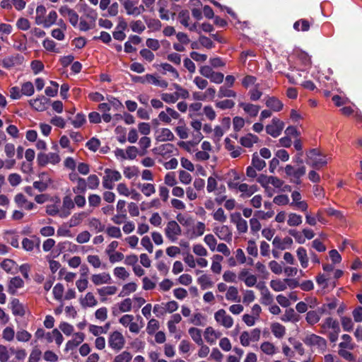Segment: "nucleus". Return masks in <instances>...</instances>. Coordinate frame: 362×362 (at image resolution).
I'll use <instances>...</instances> for the list:
<instances>
[{"instance_id":"nucleus-1","label":"nucleus","mask_w":362,"mask_h":362,"mask_svg":"<svg viewBox=\"0 0 362 362\" xmlns=\"http://www.w3.org/2000/svg\"><path fill=\"white\" fill-rule=\"evenodd\" d=\"M327 160L325 154L322 153L319 149L313 148L307 153V163L315 169H320L326 165Z\"/></svg>"},{"instance_id":"nucleus-2","label":"nucleus","mask_w":362,"mask_h":362,"mask_svg":"<svg viewBox=\"0 0 362 362\" xmlns=\"http://www.w3.org/2000/svg\"><path fill=\"white\" fill-rule=\"evenodd\" d=\"M122 175L119 171L113 170V169L106 168L105 169V175L103 178V187L105 189H113L114 182L121 180Z\"/></svg>"},{"instance_id":"nucleus-3","label":"nucleus","mask_w":362,"mask_h":362,"mask_svg":"<svg viewBox=\"0 0 362 362\" xmlns=\"http://www.w3.org/2000/svg\"><path fill=\"white\" fill-rule=\"evenodd\" d=\"M285 127L284 122L278 117H273L269 124H267L265 127L267 134H269L272 137H278L281 135L282 131Z\"/></svg>"},{"instance_id":"nucleus-4","label":"nucleus","mask_w":362,"mask_h":362,"mask_svg":"<svg viewBox=\"0 0 362 362\" xmlns=\"http://www.w3.org/2000/svg\"><path fill=\"white\" fill-rule=\"evenodd\" d=\"M128 16H139L145 11L144 5H137L132 0H119Z\"/></svg>"},{"instance_id":"nucleus-5","label":"nucleus","mask_w":362,"mask_h":362,"mask_svg":"<svg viewBox=\"0 0 362 362\" xmlns=\"http://www.w3.org/2000/svg\"><path fill=\"white\" fill-rule=\"evenodd\" d=\"M164 232L166 238L172 243H175L182 233L181 228L176 221H169Z\"/></svg>"},{"instance_id":"nucleus-6","label":"nucleus","mask_w":362,"mask_h":362,"mask_svg":"<svg viewBox=\"0 0 362 362\" xmlns=\"http://www.w3.org/2000/svg\"><path fill=\"white\" fill-rule=\"evenodd\" d=\"M59 12L62 16L66 18L73 27H77L80 16L77 11L71 8L68 5H62L59 8Z\"/></svg>"},{"instance_id":"nucleus-7","label":"nucleus","mask_w":362,"mask_h":362,"mask_svg":"<svg viewBox=\"0 0 362 362\" xmlns=\"http://www.w3.org/2000/svg\"><path fill=\"white\" fill-rule=\"evenodd\" d=\"M119 322L126 327H129V331L133 333H139L140 329L145 325L142 318L139 317H120Z\"/></svg>"},{"instance_id":"nucleus-8","label":"nucleus","mask_w":362,"mask_h":362,"mask_svg":"<svg viewBox=\"0 0 362 362\" xmlns=\"http://www.w3.org/2000/svg\"><path fill=\"white\" fill-rule=\"evenodd\" d=\"M37 160L39 165H46L47 163L57 165L61 161V158L57 153H40L37 154Z\"/></svg>"},{"instance_id":"nucleus-9","label":"nucleus","mask_w":362,"mask_h":362,"mask_svg":"<svg viewBox=\"0 0 362 362\" xmlns=\"http://www.w3.org/2000/svg\"><path fill=\"white\" fill-rule=\"evenodd\" d=\"M108 344L113 350L119 351L124 346L125 339L119 331H115L110 335Z\"/></svg>"},{"instance_id":"nucleus-10","label":"nucleus","mask_w":362,"mask_h":362,"mask_svg":"<svg viewBox=\"0 0 362 362\" xmlns=\"http://www.w3.org/2000/svg\"><path fill=\"white\" fill-rule=\"evenodd\" d=\"M180 115L178 111L174 108L165 107L164 110H162L158 113V118L160 122H164V124H170L172 119H178Z\"/></svg>"},{"instance_id":"nucleus-11","label":"nucleus","mask_w":362,"mask_h":362,"mask_svg":"<svg viewBox=\"0 0 362 362\" xmlns=\"http://www.w3.org/2000/svg\"><path fill=\"white\" fill-rule=\"evenodd\" d=\"M285 172L288 176L294 178V182L296 184H300L301 176L305 175L306 173V167L299 166L298 168H295L292 165H286Z\"/></svg>"},{"instance_id":"nucleus-12","label":"nucleus","mask_w":362,"mask_h":362,"mask_svg":"<svg viewBox=\"0 0 362 362\" xmlns=\"http://www.w3.org/2000/svg\"><path fill=\"white\" fill-rule=\"evenodd\" d=\"M23 61V57L21 54H12V56L5 57V58L2 59L1 65L4 68L11 69L21 64Z\"/></svg>"},{"instance_id":"nucleus-13","label":"nucleus","mask_w":362,"mask_h":362,"mask_svg":"<svg viewBox=\"0 0 362 362\" xmlns=\"http://www.w3.org/2000/svg\"><path fill=\"white\" fill-rule=\"evenodd\" d=\"M155 138L157 141H172L175 135L170 128L163 127L156 130Z\"/></svg>"},{"instance_id":"nucleus-14","label":"nucleus","mask_w":362,"mask_h":362,"mask_svg":"<svg viewBox=\"0 0 362 362\" xmlns=\"http://www.w3.org/2000/svg\"><path fill=\"white\" fill-rule=\"evenodd\" d=\"M75 208V203L72 199L71 195H65L63 198L62 207L60 209V217L65 218V217L69 216L72 209Z\"/></svg>"},{"instance_id":"nucleus-15","label":"nucleus","mask_w":362,"mask_h":362,"mask_svg":"<svg viewBox=\"0 0 362 362\" xmlns=\"http://www.w3.org/2000/svg\"><path fill=\"white\" fill-rule=\"evenodd\" d=\"M11 310L13 315L24 316V315L30 314L28 307L22 304L18 298H13L11 302Z\"/></svg>"},{"instance_id":"nucleus-16","label":"nucleus","mask_w":362,"mask_h":362,"mask_svg":"<svg viewBox=\"0 0 362 362\" xmlns=\"http://www.w3.org/2000/svg\"><path fill=\"white\" fill-rule=\"evenodd\" d=\"M293 244V238L290 236H286L284 238H280V236H275L272 240V245L276 249L286 250L291 247Z\"/></svg>"},{"instance_id":"nucleus-17","label":"nucleus","mask_w":362,"mask_h":362,"mask_svg":"<svg viewBox=\"0 0 362 362\" xmlns=\"http://www.w3.org/2000/svg\"><path fill=\"white\" fill-rule=\"evenodd\" d=\"M231 221L235 224L238 232H247L248 229V223L245 220V218L241 217L239 212H235V214H231Z\"/></svg>"},{"instance_id":"nucleus-18","label":"nucleus","mask_w":362,"mask_h":362,"mask_svg":"<svg viewBox=\"0 0 362 362\" xmlns=\"http://www.w3.org/2000/svg\"><path fill=\"white\" fill-rule=\"evenodd\" d=\"M238 278L239 279L243 280L247 286H256L257 283V276L250 273L248 269H242L238 273Z\"/></svg>"},{"instance_id":"nucleus-19","label":"nucleus","mask_w":362,"mask_h":362,"mask_svg":"<svg viewBox=\"0 0 362 362\" xmlns=\"http://www.w3.org/2000/svg\"><path fill=\"white\" fill-rule=\"evenodd\" d=\"M265 105L270 111L278 112L281 111L284 107V104L282 103L281 100L276 97H270L267 95L265 99Z\"/></svg>"},{"instance_id":"nucleus-20","label":"nucleus","mask_w":362,"mask_h":362,"mask_svg":"<svg viewBox=\"0 0 362 362\" xmlns=\"http://www.w3.org/2000/svg\"><path fill=\"white\" fill-rule=\"evenodd\" d=\"M304 342L309 346H317L318 348L324 349L326 346V341L323 337L316 334H309L304 339Z\"/></svg>"},{"instance_id":"nucleus-21","label":"nucleus","mask_w":362,"mask_h":362,"mask_svg":"<svg viewBox=\"0 0 362 362\" xmlns=\"http://www.w3.org/2000/svg\"><path fill=\"white\" fill-rule=\"evenodd\" d=\"M14 201L17 206L20 208L25 209V210H33V209L36 206L33 202L28 201L23 194H17L15 195Z\"/></svg>"},{"instance_id":"nucleus-22","label":"nucleus","mask_w":362,"mask_h":362,"mask_svg":"<svg viewBox=\"0 0 362 362\" xmlns=\"http://www.w3.org/2000/svg\"><path fill=\"white\" fill-rule=\"evenodd\" d=\"M25 283L21 276L11 277L8 282V291L9 294H16L18 288H23Z\"/></svg>"},{"instance_id":"nucleus-23","label":"nucleus","mask_w":362,"mask_h":362,"mask_svg":"<svg viewBox=\"0 0 362 362\" xmlns=\"http://www.w3.org/2000/svg\"><path fill=\"white\" fill-rule=\"evenodd\" d=\"M206 230V225L203 222H198L195 225L192 224L191 228L187 229V234L191 238L203 235Z\"/></svg>"},{"instance_id":"nucleus-24","label":"nucleus","mask_w":362,"mask_h":362,"mask_svg":"<svg viewBox=\"0 0 362 362\" xmlns=\"http://www.w3.org/2000/svg\"><path fill=\"white\" fill-rule=\"evenodd\" d=\"M214 232L221 240L229 241L232 239V232L229 227L226 226V225L215 227Z\"/></svg>"},{"instance_id":"nucleus-25","label":"nucleus","mask_w":362,"mask_h":362,"mask_svg":"<svg viewBox=\"0 0 362 362\" xmlns=\"http://www.w3.org/2000/svg\"><path fill=\"white\" fill-rule=\"evenodd\" d=\"M83 16L88 19V22L91 24L92 29L95 26V21L98 18L97 11H94L93 8L88 6V5H83L82 7Z\"/></svg>"},{"instance_id":"nucleus-26","label":"nucleus","mask_w":362,"mask_h":362,"mask_svg":"<svg viewBox=\"0 0 362 362\" xmlns=\"http://www.w3.org/2000/svg\"><path fill=\"white\" fill-rule=\"evenodd\" d=\"M91 281L95 286L103 284H110L111 276L108 272L96 273L91 276Z\"/></svg>"},{"instance_id":"nucleus-27","label":"nucleus","mask_w":362,"mask_h":362,"mask_svg":"<svg viewBox=\"0 0 362 362\" xmlns=\"http://www.w3.org/2000/svg\"><path fill=\"white\" fill-rule=\"evenodd\" d=\"M117 292V287H116V286H104L97 289V293L101 301L107 300V296H108V295H114L116 294Z\"/></svg>"},{"instance_id":"nucleus-28","label":"nucleus","mask_w":362,"mask_h":362,"mask_svg":"<svg viewBox=\"0 0 362 362\" xmlns=\"http://www.w3.org/2000/svg\"><path fill=\"white\" fill-rule=\"evenodd\" d=\"M79 302L83 308L95 307L98 303V300L93 292H88L84 296H81Z\"/></svg>"},{"instance_id":"nucleus-29","label":"nucleus","mask_w":362,"mask_h":362,"mask_svg":"<svg viewBox=\"0 0 362 362\" xmlns=\"http://www.w3.org/2000/svg\"><path fill=\"white\" fill-rule=\"evenodd\" d=\"M83 340L84 334H83V333H76L72 339L67 341L64 351L66 352H69V351L74 350V349L76 348V346L81 344Z\"/></svg>"},{"instance_id":"nucleus-30","label":"nucleus","mask_w":362,"mask_h":362,"mask_svg":"<svg viewBox=\"0 0 362 362\" xmlns=\"http://www.w3.org/2000/svg\"><path fill=\"white\" fill-rule=\"evenodd\" d=\"M297 258L300 262V264L303 268H308L309 264V257L308 251L304 247H298L296 249Z\"/></svg>"},{"instance_id":"nucleus-31","label":"nucleus","mask_w":362,"mask_h":362,"mask_svg":"<svg viewBox=\"0 0 362 362\" xmlns=\"http://www.w3.org/2000/svg\"><path fill=\"white\" fill-rule=\"evenodd\" d=\"M258 189V186L257 185H248L246 183H241L240 186H238V191L241 193V197H250L257 192Z\"/></svg>"},{"instance_id":"nucleus-32","label":"nucleus","mask_w":362,"mask_h":362,"mask_svg":"<svg viewBox=\"0 0 362 362\" xmlns=\"http://www.w3.org/2000/svg\"><path fill=\"white\" fill-rule=\"evenodd\" d=\"M259 141V138H258L256 134H247L243 136H241L240 139V143L242 146H246V148H251V146H254L255 144L258 143Z\"/></svg>"},{"instance_id":"nucleus-33","label":"nucleus","mask_w":362,"mask_h":362,"mask_svg":"<svg viewBox=\"0 0 362 362\" xmlns=\"http://www.w3.org/2000/svg\"><path fill=\"white\" fill-rule=\"evenodd\" d=\"M239 105L246 113H247L252 117H255V116L258 115L259 112L260 107L259 105L245 103V102H241Z\"/></svg>"},{"instance_id":"nucleus-34","label":"nucleus","mask_w":362,"mask_h":362,"mask_svg":"<svg viewBox=\"0 0 362 362\" xmlns=\"http://www.w3.org/2000/svg\"><path fill=\"white\" fill-rule=\"evenodd\" d=\"M86 216V212L83 211L76 212V214H74L67 222L69 227L73 228L76 227V226L81 225V223H83V219L85 218Z\"/></svg>"},{"instance_id":"nucleus-35","label":"nucleus","mask_w":362,"mask_h":362,"mask_svg":"<svg viewBox=\"0 0 362 362\" xmlns=\"http://www.w3.org/2000/svg\"><path fill=\"white\" fill-rule=\"evenodd\" d=\"M218 96L220 98H236L237 93L233 89L229 88L226 82L225 85H221L218 90Z\"/></svg>"},{"instance_id":"nucleus-36","label":"nucleus","mask_w":362,"mask_h":362,"mask_svg":"<svg viewBox=\"0 0 362 362\" xmlns=\"http://www.w3.org/2000/svg\"><path fill=\"white\" fill-rule=\"evenodd\" d=\"M151 139L149 136H142L139 141L140 149L139 150V155L143 156L148 152V148L151 146Z\"/></svg>"},{"instance_id":"nucleus-37","label":"nucleus","mask_w":362,"mask_h":362,"mask_svg":"<svg viewBox=\"0 0 362 362\" xmlns=\"http://www.w3.org/2000/svg\"><path fill=\"white\" fill-rule=\"evenodd\" d=\"M145 78L148 83H153V85L158 86L161 88H167L168 83L165 80H160L158 76H154V74H146Z\"/></svg>"},{"instance_id":"nucleus-38","label":"nucleus","mask_w":362,"mask_h":362,"mask_svg":"<svg viewBox=\"0 0 362 362\" xmlns=\"http://www.w3.org/2000/svg\"><path fill=\"white\" fill-rule=\"evenodd\" d=\"M303 223V216L300 214H295V212H291L288 214L287 224L290 227H297V226L301 225Z\"/></svg>"},{"instance_id":"nucleus-39","label":"nucleus","mask_w":362,"mask_h":362,"mask_svg":"<svg viewBox=\"0 0 362 362\" xmlns=\"http://www.w3.org/2000/svg\"><path fill=\"white\" fill-rule=\"evenodd\" d=\"M46 8L44 5H38L36 8L35 23L45 27Z\"/></svg>"},{"instance_id":"nucleus-40","label":"nucleus","mask_w":362,"mask_h":362,"mask_svg":"<svg viewBox=\"0 0 362 362\" xmlns=\"http://www.w3.org/2000/svg\"><path fill=\"white\" fill-rule=\"evenodd\" d=\"M204 337L209 344H214L217 338L220 337V333L216 332L211 327H208L204 332Z\"/></svg>"},{"instance_id":"nucleus-41","label":"nucleus","mask_w":362,"mask_h":362,"mask_svg":"<svg viewBox=\"0 0 362 362\" xmlns=\"http://www.w3.org/2000/svg\"><path fill=\"white\" fill-rule=\"evenodd\" d=\"M223 259L222 255H214L212 257V264L211 265V269L212 272L219 274L221 272V262Z\"/></svg>"},{"instance_id":"nucleus-42","label":"nucleus","mask_w":362,"mask_h":362,"mask_svg":"<svg viewBox=\"0 0 362 362\" xmlns=\"http://www.w3.org/2000/svg\"><path fill=\"white\" fill-rule=\"evenodd\" d=\"M47 103V99L45 97L37 98V99L31 100L30 101V104L33 108L37 111H43V110L46 109Z\"/></svg>"},{"instance_id":"nucleus-43","label":"nucleus","mask_w":362,"mask_h":362,"mask_svg":"<svg viewBox=\"0 0 362 362\" xmlns=\"http://www.w3.org/2000/svg\"><path fill=\"white\" fill-rule=\"evenodd\" d=\"M337 302L336 300H332L331 302L323 304L318 308V313L320 314H332V311L336 309Z\"/></svg>"},{"instance_id":"nucleus-44","label":"nucleus","mask_w":362,"mask_h":362,"mask_svg":"<svg viewBox=\"0 0 362 362\" xmlns=\"http://www.w3.org/2000/svg\"><path fill=\"white\" fill-rule=\"evenodd\" d=\"M197 282L200 285L202 290H206V288H211L214 285L213 281H211V278L208 274H202L197 279Z\"/></svg>"},{"instance_id":"nucleus-45","label":"nucleus","mask_w":362,"mask_h":362,"mask_svg":"<svg viewBox=\"0 0 362 362\" xmlns=\"http://www.w3.org/2000/svg\"><path fill=\"white\" fill-rule=\"evenodd\" d=\"M139 189L146 196H151L156 192V187L151 183H140L138 185Z\"/></svg>"},{"instance_id":"nucleus-46","label":"nucleus","mask_w":362,"mask_h":362,"mask_svg":"<svg viewBox=\"0 0 362 362\" xmlns=\"http://www.w3.org/2000/svg\"><path fill=\"white\" fill-rule=\"evenodd\" d=\"M87 261L93 268H106L105 264H103L100 257L97 255H90L87 257Z\"/></svg>"},{"instance_id":"nucleus-47","label":"nucleus","mask_w":362,"mask_h":362,"mask_svg":"<svg viewBox=\"0 0 362 362\" xmlns=\"http://www.w3.org/2000/svg\"><path fill=\"white\" fill-rule=\"evenodd\" d=\"M88 226L95 232H102L105 230V225L97 218H90L88 220Z\"/></svg>"},{"instance_id":"nucleus-48","label":"nucleus","mask_w":362,"mask_h":362,"mask_svg":"<svg viewBox=\"0 0 362 362\" xmlns=\"http://www.w3.org/2000/svg\"><path fill=\"white\" fill-rule=\"evenodd\" d=\"M287 281L286 279H272L270 286L274 291L279 292V291H284L287 288Z\"/></svg>"},{"instance_id":"nucleus-49","label":"nucleus","mask_w":362,"mask_h":362,"mask_svg":"<svg viewBox=\"0 0 362 362\" xmlns=\"http://www.w3.org/2000/svg\"><path fill=\"white\" fill-rule=\"evenodd\" d=\"M177 221L182 226L187 227L188 229L192 228V224L194 223V220L192 216H185V214H179L176 216Z\"/></svg>"},{"instance_id":"nucleus-50","label":"nucleus","mask_w":362,"mask_h":362,"mask_svg":"<svg viewBox=\"0 0 362 362\" xmlns=\"http://www.w3.org/2000/svg\"><path fill=\"white\" fill-rule=\"evenodd\" d=\"M226 297L228 300L239 301L240 297L238 294V289L234 286H230L226 291Z\"/></svg>"},{"instance_id":"nucleus-51","label":"nucleus","mask_w":362,"mask_h":362,"mask_svg":"<svg viewBox=\"0 0 362 362\" xmlns=\"http://www.w3.org/2000/svg\"><path fill=\"white\" fill-rule=\"evenodd\" d=\"M189 334L193 339L194 341H195L197 344H203V339L202 337V332L200 329L194 328V327H192V328H189Z\"/></svg>"},{"instance_id":"nucleus-52","label":"nucleus","mask_w":362,"mask_h":362,"mask_svg":"<svg viewBox=\"0 0 362 362\" xmlns=\"http://www.w3.org/2000/svg\"><path fill=\"white\" fill-rule=\"evenodd\" d=\"M87 191V182L83 177L77 179V185L73 187V192L74 193H85Z\"/></svg>"},{"instance_id":"nucleus-53","label":"nucleus","mask_w":362,"mask_h":362,"mask_svg":"<svg viewBox=\"0 0 362 362\" xmlns=\"http://www.w3.org/2000/svg\"><path fill=\"white\" fill-rule=\"evenodd\" d=\"M272 332L276 337L281 338L285 334L286 329L284 326L279 324V322H274L272 325Z\"/></svg>"},{"instance_id":"nucleus-54","label":"nucleus","mask_w":362,"mask_h":362,"mask_svg":"<svg viewBox=\"0 0 362 362\" xmlns=\"http://www.w3.org/2000/svg\"><path fill=\"white\" fill-rule=\"evenodd\" d=\"M252 165L257 170H262L266 165L265 160H262V158H259V155L257 153H253L252 157Z\"/></svg>"},{"instance_id":"nucleus-55","label":"nucleus","mask_w":362,"mask_h":362,"mask_svg":"<svg viewBox=\"0 0 362 362\" xmlns=\"http://www.w3.org/2000/svg\"><path fill=\"white\" fill-rule=\"evenodd\" d=\"M137 284L131 281V283L125 284L119 293V296H126V295L130 294V293L135 292L137 289Z\"/></svg>"},{"instance_id":"nucleus-56","label":"nucleus","mask_w":362,"mask_h":362,"mask_svg":"<svg viewBox=\"0 0 362 362\" xmlns=\"http://www.w3.org/2000/svg\"><path fill=\"white\" fill-rule=\"evenodd\" d=\"M64 286L61 283L56 284L52 288V293L57 300H62L64 297Z\"/></svg>"},{"instance_id":"nucleus-57","label":"nucleus","mask_w":362,"mask_h":362,"mask_svg":"<svg viewBox=\"0 0 362 362\" xmlns=\"http://www.w3.org/2000/svg\"><path fill=\"white\" fill-rule=\"evenodd\" d=\"M179 22L183 25L185 27H189V21L190 19V13L187 11V9H183V11H180L178 13Z\"/></svg>"},{"instance_id":"nucleus-58","label":"nucleus","mask_w":362,"mask_h":362,"mask_svg":"<svg viewBox=\"0 0 362 362\" xmlns=\"http://www.w3.org/2000/svg\"><path fill=\"white\" fill-rule=\"evenodd\" d=\"M106 100L110 103V107L113 108L118 111V110H122L124 108V106L122 102L119 101L117 98L113 97V95H107L106 97Z\"/></svg>"},{"instance_id":"nucleus-59","label":"nucleus","mask_w":362,"mask_h":362,"mask_svg":"<svg viewBox=\"0 0 362 362\" xmlns=\"http://www.w3.org/2000/svg\"><path fill=\"white\" fill-rule=\"evenodd\" d=\"M262 352L267 355H274L276 352V349L272 343L269 341H264L260 346Z\"/></svg>"},{"instance_id":"nucleus-60","label":"nucleus","mask_w":362,"mask_h":362,"mask_svg":"<svg viewBox=\"0 0 362 362\" xmlns=\"http://www.w3.org/2000/svg\"><path fill=\"white\" fill-rule=\"evenodd\" d=\"M161 99L163 102L167 103V104H174L178 100V95L176 93H163L160 95Z\"/></svg>"},{"instance_id":"nucleus-61","label":"nucleus","mask_w":362,"mask_h":362,"mask_svg":"<svg viewBox=\"0 0 362 362\" xmlns=\"http://www.w3.org/2000/svg\"><path fill=\"white\" fill-rule=\"evenodd\" d=\"M58 19V13L55 11H49L47 16L45 18V27L49 28L52 25H54Z\"/></svg>"},{"instance_id":"nucleus-62","label":"nucleus","mask_w":362,"mask_h":362,"mask_svg":"<svg viewBox=\"0 0 362 362\" xmlns=\"http://www.w3.org/2000/svg\"><path fill=\"white\" fill-rule=\"evenodd\" d=\"M235 105V102L233 100L226 99L222 100L221 101H216L215 103V106L216 108L225 110V109H232Z\"/></svg>"},{"instance_id":"nucleus-63","label":"nucleus","mask_w":362,"mask_h":362,"mask_svg":"<svg viewBox=\"0 0 362 362\" xmlns=\"http://www.w3.org/2000/svg\"><path fill=\"white\" fill-rule=\"evenodd\" d=\"M16 266V262L13 259H6L1 263V268L7 273H13V270Z\"/></svg>"},{"instance_id":"nucleus-64","label":"nucleus","mask_w":362,"mask_h":362,"mask_svg":"<svg viewBox=\"0 0 362 362\" xmlns=\"http://www.w3.org/2000/svg\"><path fill=\"white\" fill-rule=\"evenodd\" d=\"M132 358V355L129 351H123L115 357L112 362H129Z\"/></svg>"}]
</instances>
